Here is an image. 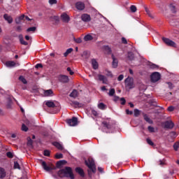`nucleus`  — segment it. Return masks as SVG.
I'll return each instance as SVG.
<instances>
[{
    "label": "nucleus",
    "mask_w": 179,
    "mask_h": 179,
    "mask_svg": "<svg viewBox=\"0 0 179 179\" xmlns=\"http://www.w3.org/2000/svg\"><path fill=\"white\" fill-rule=\"evenodd\" d=\"M57 174L59 177L64 178H70V179H75V175H73V171H72V168L69 166H66L64 169H60Z\"/></svg>",
    "instance_id": "f257e3e1"
},
{
    "label": "nucleus",
    "mask_w": 179,
    "mask_h": 179,
    "mask_svg": "<svg viewBox=\"0 0 179 179\" xmlns=\"http://www.w3.org/2000/svg\"><path fill=\"white\" fill-rule=\"evenodd\" d=\"M85 165L90 169V171L92 173H96V164L94 163V159L92 157H89L87 160L85 161Z\"/></svg>",
    "instance_id": "f03ea898"
},
{
    "label": "nucleus",
    "mask_w": 179,
    "mask_h": 179,
    "mask_svg": "<svg viewBox=\"0 0 179 179\" xmlns=\"http://www.w3.org/2000/svg\"><path fill=\"white\" fill-rule=\"evenodd\" d=\"M160 73L159 72H155L152 73L151 75V82L153 83H156V82H158V80H160Z\"/></svg>",
    "instance_id": "7ed1b4c3"
},
{
    "label": "nucleus",
    "mask_w": 179,
    "mask_h": 179,
    "mask_svg": "<svg viewBox=\"0 0 179 179\" xmlns=\"http://www.w3.org/2000/svg\"><path fill=\"white\" fill-rule=\"evenodd\" d=\"M66 122L70 127H76L78 125V117H73L71 119H67Z\"/></svg>",
    "instance_id": "20e7f679"
},
{
    "label": "nucleus",
    "mask_w": 179,
    "mask_h": 179,
    "mask_svg": "<svg viewBox=\"0 0 179 179\" xmlns=\"http://www.w3.org/2000/svg\"><path fill=\"white\" fill-rule=\"evenodd\" d=\"M41 166L43 169V170H45V171H52V170H56L57 167L55 166H47V163L45 162H42Z\"/></svg>",
    "instance_id": "39448f33"
},
{
    "label": "nucleus",
    "mask_w": 179,
    "mask_h": 179,
    "mask_svg": "<svg viewBox=\"0 0 179 179\" xmlns=\"http://www.w3.org/2000/svg\"><path fill=\"white\" fill-rule=\"evenodd\" d=\"M162 41H164V43H165V44H166V45H169V47H176V45L175 42L170 40L169 38L163 37Z\"/></svg>",
    "instance_id": "423d86ee"
},
{
    "label": "nucleus",
    "mask_w": 179,
    "mask_h": 179,
    "mask_svg": "<svg viewBox=\"0 0 179 179\" xmlns=\"http://www.w3.org/2000/svg\"><path fill=\"white\" fill-rule=\"evenodd\" d=\"M164 128L166 129H173V128H174V122L172 121L167 120L164 123Z\"/></svg>",
    "instance_id": "0eeeda50"
},
{
    "label": "nucleus",
    "mask_w": 179,
    "mask_h": 179,
    "mask_svg": "<svg viewBox=\"0 0 179 179\" xmlns=\"http://www.w3.org/2000/svg\"><path fill=\"white\" fill-rule=\"evenodd\" d=\"M59 81L62 83H68L69 82V77L65 75H60L59 76Z\"/></svg>",
    "instance_id": "6e6552de"
},
{
    "label": "nucleus",
    "mask_w": 179,
    "mask_h": 179,
    "mask_svg": "<svg viewBox=\"0 0 179 179\" xmlns=\"http://www.w3.org/2000/svg\"><path fill=\"white\" fill-rule=\"evenodd\" d=\"M61 19L64 23H69V20H71V18L68 16L66 13L62 14Z\"/></svg>",
    "instance_id": "1a4fd4ad"
},
{
    "label": "nucleus",
    "mask_w": 179,
    "mask_h": 179,
    "mask_svg": "<svg viewBox=\"0 0 179 179\" xmlns=\"http://www.w3.org/2000/svg\"><path fill=\"white\" fill-rule=\"evenodd\" d=\"M126 87H128V89H134V81L132 80H129L127 78L125 80Z\"/></svg>",
    "instance_id": "9d476101"
},
{
    "label": "nucleus",
    "mask_w": 179,
    "mask_h": 179,
    "mask_svg": "<svg viewBox=\"0 0 179 179\" xmlns=\"http://www.w3.org/2000/svg\"><path fill=\"white\" fill-rule=\"evenodd\" d=\"M76 7L78 10H83L85 9V4L82 1H78L76 3Z\"/></svg>",
    "instance_id": "9b49d317"
},
{
    "label": "nucleus",
    "mask_w": 179,
    "mask_h": 179,
    "mask_svg": "<svg viewBox=\"0 0 179 179\" xmlns=\"http://www.w3.org/2000/svg\"><path fill=\"white\" fill-rule=\"evenodd\" d=\"M81 19L83 22H90L91 17L89 14H83L81 15Z\"/></svg>",
    "instance_id": "f8f14e48"
},
{
    "label": "nucleus",
    "mask_w": 179,
    "mask_h": 179,
    "mask_svg": "<svg viewBox=\"0 0 179 179\" xmlns=\"http://www.w3.org/2000/svg\"><path fill=\"white\" fill-rule=\"evenodd\" d=\"M76 172L80 176V177H85V171L80 167L76 168Z\"/></svg>",
    "instance_id": "ddd939ff"
},
{
    "label": "nucleus",
    "mask_w": 179,
    "mask_h": 179,
    "mask_svg": "<svg viewBox=\"0 0 179 179\" xmlns=\"http://www.w3.org/2000/svg\"><path fill=\"white\" fill-rule=\"evenodd\" d=\"M102 124L104 128H106L107 129H113V124L108 122L107 121L102 122Z\"/></svg>",
    "instance_id": "4468645a"
},
{
    "label": "nucleus",
    "mask_w": 179,
    "mask_h": 179,
    "mask_svg": "<svg viewBox=\"0 0 179 179\" xmlns=\"http://www.w3.org/2000/svg\"><path fill=\"white\" fill-rule=\"evenodd\" d=\"M111 57L113 59L112 66L113 68H117V66H118V59H117L113 55H112Z\"/></svg>",
    "instance_id": "2eb2a0df"
},
{
    "label": "nucleus",
    "mask_w": 179,
    "mask_h": 179,
    "mask_svg": "<svg viewBox=\"0 0 179 179\" xmlns=\"http://www.w3.org/2000/svg\"><path fill=\"white\" fill-rule=\"evenodd\" d=\"M143 117L146 122L150 124H153V120H152L147 114L143 113Z\"/></svg>",
    "instance_id": "dca6fc26"
},
{
    "label": "nucleus",
    "mask_w": 179,
    "mask_h": 179,
    "mask_svg": "<svg viewBox=\"0 0 179 179\" xmlns=\"http://www.w3.org/2000/svg\"><path fill=\"white\" fill-rule=\"evenodd\" d=\"M3 17L5 20L8 22V23L10 24L13 23V18H12V16L8 15V14H4Z\"/></svg>",
    "instance_id": "f3484780"
},
{
    "label": "nucleus",
    "mask_w": 179,
    "mask_h": 179,
    "mask_svg": "<svg viewBox=\"0 0 179 179\" xmlns=\"http://www.w3.org/2000/svg\"><path fill=\"white\" fill-rule=\"evenodd\" d=\"M64 164H66V161H65V160H60V161H58L56 163V167L57 169H61V167H62V166H64Z\"/></svg>",
    "instance_id": "a211bd4d"
},
{
    "label": "nucleus",
    "mask_w": 179,
    "mask_h": 179,
    "mask_svg": "<svg viewBox=\"0 0 179 179\" xmlns=\"http://www.w3.org/2000/svg\"><path fill=\"white\" fill-rule=\"evenodd\" d=\"M53 146H55L59 150H64V147L59 142L55 141L52 143Z\"/></svg>",
    "instance_id": "6ab92c4d"
},
{
    "label": "nucleus",
    "mask_w": 179,
    "mask_h": 179,
    "mask_svg": "<svg viewBox=\"0 0 179 179\" xmlns=\"http://www.w3.org/2000/svg\"><path fill=\"white\" fill-rule=\"evenodd\" d=\"M99 80L102 82L103 84L107 83V78L101 74L98 75Z\"/></svg>",
    "instance_id": "aec40b11"
},
{
    "label": "nucleus",
    "mask_w": 179,
    "mask_h": 179,
    "mask_svg": "<svg viewBox=\"0 0 179 179\" xmlns=\"http://www.w3.org/2000/svg\"><path fill=\"white\" fill-rule=\"evenodd\" d=\"M6 177V171L5 169L0 167V178H5Z\"/></svg>",
    "instance_id": "412c9836"
},
{
    "label": "nucleus",
    "mask_w": 179,
    "mask_h": 179,
    "mask_svg": "<svg viewBox=\"0 0 179 179\" xmlns=\"http://www.w3.org/2000/svg\"><path fill=\"white\" fill-rule=\"evenodd\" d=\"M92 65L93 69H99V63L94 59H92Z\"/></svg>",
    "instance_id": "4be33fe9"
},
{
    "label": "nucleus",
    "mask_w": 179,
    "mask_h": 179,
    "mask_svg": "<svg viewBox=\"0 0 179 179\" xmlns=\"http://www.w3.org/2000/svg\"><path fill=\"white\" fill-rule=\"evenodd\" d=\"M45 106H47V107H49L50 108H54V107H55V103H54L53 101H48L45 103Z\"/></svg>",
    "instance_id": "5701e85b"
},
{
    "label": "nucleus",
    "mask_w": 179,
    "mask_h": 179,
    "mask_svg": "<svg viewBox=\"0 0 179 179\" xmlns=\"http://www.w3.org/2000/svg\"><path fill=\"white\" fill-rule=\"evenodd\" d=\"M169 9L172 13H176L177 12V9L176 8V5H174V3H171L169 5Z\"/></svg>",
    "instance_id": "b1692460"
},
{
    "label": "nucleus",
    "mask_w": 179,
    "mask_h": 179,
    "mask_svg": "<svg viewBox=\"0 0 179 179\" xmlns=\"http://www.w3.org/2000/svg\"><path fill=\"white\" fill-rule=\"evenodd\" d=\"M73 106H75L76 108H80V107H82L83 105L80 103H79L78 101H74L72 102Z\"/></svg>",
    "instance_id": "393cba45"
},
{
    "label": "nucleus",
    "mask_w": 179,
    "mask_h": 179,
    "mask_svg": "<svg viewBox=\"0 0 179 179\" xmlns=\"http://www.w3.org/2000/svg\"><path fill=\"white\" fill-rule=\"evenodd\" d=\"M20 42L22 45H29V43L26 42L24 39H23V36L20 35Z\"/></svg>",
    "instance_id": "a878e982"
},
{
    "label": "nucleus",
    "mask_w": 179,
    "mask_h": 179,
    "mask_svg": "<svg viewBox=\"0 0 179 179\" xmlns=\"http://www.w3.org/2000/svg\"><path fill=\"white\" fill-rule=\"evenodd\" d=\"M78 96V90H73L72 92L70 94V97H73V99H76Z\"/></svg>",
    "instance_id": "bb28decb"
},
{
    "label": "nucleus",
    "mask_w": 179,
    "mask_h": 179,
    "mask_svg": "<svg viewBox=\"0 0 179 179\" xmlns=\"http://www.w3.org/2000/svg\"><path fill=\"white\" fill-rule=\"evenodd\" d=\"M84 40H85V41H92V40H93V36L90 34H87L84 37Z\"/></svg>",
    "instance_id": "cd10ccee"
},
{
    "label": "nucleus",
    "mask_w": 179,
    "mask_h": 179,
    "mask_svg": "<svg viewBox=\"0 0 179 179\" xmlns=\"http://www.w3.org/2000/svg\"><path fill=\"white\" fill-rule=\"evenodd\" d=\"M6 66L10 67V66H15L16 65V63L13 61H9L6 62Z\"/></svg>",
    "instance_id": "c85d7f7f"
},
{
    "label": "nucleus",
    "mask_w": 179,
    "mask_h": 179,
    "mask_svg": "<svg viewBox=\"0 0 179 179\" xmlns=\"http://www.w3.org/2000/svg\"><path fill=\"white\" fill-rule=\"evenodd\" d=\"M127 58H128V59H129V61H132V60H134V58H135V56L131 52H129Z\"/></svg>",
    "instance_id": "c756f323"
},
{
    "label": "nucleus",
    "mask_w": 179,
    "mask_h": 179,
    "mask_svg": "<svg viewBox=\"0 0 179 179\" xmlns=\"http://www.w3.org/2000/svg\"><path fill=\"white\" fill-rule=\"evenodd\" d=\"M103 50L107 52V54H111V48H110V46H103Z\"/></svg>",
    "instance_id": "7c9ffc66"
},
{
    "label": "nucleus",
    "mask_w": 179,
    "mask_h": 179,
    "mask_svg": "<svg viewBox=\"0 0 179 179\" xmlns=\"http://www.w3.org/2000/svg\"><path fill=\"white\" fill-rule=\"evenodd\" d=\"M19 80H20V82L23 83L24 85H27V80H26V78H24V77L23 76H20L19 77Z\"/></svg>",
    "instance_id": "2f4dec72"
},
{
    "label": "nucleus",
    "mask_w": 179,
    "mask_h": 179,
    "mask_svg": "<svg viewBox=\"0 0 179 179\" xmlns=\"http://www.w3.org/2000/svg\"><path fill=\"white\" fill-rule=\"evenodd\" d=\"M52 93H54V92H52V90H45V91L44 92L45 96H51V94H52Z\"/></svg>",
    "instance_id": "473e14b6"
},
{
    "label": "nucleus",
    "mask_w": 179,
    "mask_h": 179,
    "mask_svg": "<svg viewBox=\"0 0 179 179\" xmlns=\"http://www.w3.org/2000/svg\"><path fill=\"white\" fill-rule=\"evenodd\" d=\"M37 30V27H31L27 29V33H30V31H32V33H34Z\"/></svg>",
    "instance_id": "72a5a7b5"
},
{
    "label": "nucleus",
    "mask_w": 179,
    "mask_h": 179,
    "mask_svg": "<svg viewBox=\"0 0 179 179\" xmlns=\"http://www.w3.org/2000/svg\"><path fill=\"white\" fill-rule=\"evenodd\" d=\"M51 19H52L55 22V24H58V23H59V17L53 16V17H51Z\"/></svg>",
    "instance_id": "f704fd0d"
},
{
    "label": "nucleus",
    "mask_w": 179,
    "mask_h": 179,
    "mask_svg": "<svg viewBox=\"0 0 179 179\" xmlns=\"http://www.w3.org/2000/svg\"><path fill=\"white\" fill-rule=\"evenodd\" d=\"M169 136H171L172 139H175V138H177V133L176 131H171L169 133Z\"/></svg>",
    "instance_id": "c9c22d12"
},
{
    "label": "nucleus",
    "mask_w": 179,
    "mask_h": 179,
    "mask_svg": "<svg viewBox=\"0 0 179 179\" xmlns=\"http://www.w3.org/2000/svg\"><path fill=\"white\" fill-rule=\"evenodd\" d=\"M178 148H179V141H177L173 144V149L174 150H176V152H177V150H178Z\"/></svg>",
    "instance_id": "e433bc0d"
},
{
    "label": "nucleus",
    "mask_w": 179,
    "mask_h": 179,
    "mask_svg": "<svg viewBox=\"0 0 179 179\" xmlns=\"http://www.w3.org/2000/svg\"><path fill=\"white\" fill-rule=\"evenodd\" d=\"M130 10H131V12H132L133 13H135V12H136V10H137L136 6L131 5V6H130Z\"/></svg>",
    "instance_id": "4c0bfd02"
},
{
    "label": "nucleus",
    "mask_w": 179,
    "mask_h": 179,
    "mask_svg": "<svg viewBox=\"0 0 179 179\" xmlns=\"http://www.w3.org/2000/svg\"><path fill=\"white\" fill-rule=\"evenodd\" d=\"M134 117H139L141 115V110L138 109H134Z\"/></svg>",
    "instance_id": "58836bf2"
},
{
    "label": "nucleus",
    "mask_w": 179,
    "mask_h": 179,
    "mask_svg": "<svg viewBox=\"0 0 179 179\" xmlns=\"http://www.w3.org/2000/svg\"><path fill=\"white\" fill-rule=\"evenodd\" d=\"M98 108L100 109V110H104L106 108V104L103 103H99L98 105Z\"/></svg>",
    "instance_id": "ea45409f"
},
{
    "label": "nucleus",
    "mask_w": 179,
    "mask_h": 179,
    "mask_svg": "<svg viewBox=\"0 0 179 179\" xmlns=\"http://www.w3.org/2000/svg\"><path fill=\"white\" fill-rule=\"evenodd\" d=\"M114 94H115V90L114 88H112L110 90L108 95L113 96H114Z\"/></svg>",
    "instance_id": "a19ab883"
},
{
    "label": "nucleus",
    "mask_w": 179,
    "mask_h": 179,
    "mask_svg": "<svg viewBox=\"0 0 179 179\" xmlns=\"http://www.w3.org/2000/svg\"><path fill=\"white\" fill-rule=\"evenodd\" d=\"M22 131H24V132H27V131H29V128L27 127V126H26V124H22Z\"/></svg>",
    "instance_id": "79ce46f5"
},
{
    "label": "nucleus",
    "mask_w": 179,
    "mask_h": 179,
    "mask_svg": "<svg viewBox=\"0 0 179 179\" xmlns=\"http://www.w3.org/2000/svg\"><path fill=\"white\" fill-rule=\"evenodd\" d=\"M166 85H168L169 89L172 90V89H174V85H173L172 83L168 82L166 83Z\"/></svg>",
    "instance_id": "37998d69"
},
{
    "label": "nucleus",
    "mask_w": 179,
    "mask_h": 179,
    "mask_svg": "<svg viewBox=\"0 0 179 179\" xmlns=\"http://www.w3.org/2000/svg\"><path fill=\"white\" fill-rule=\"evenodd\" d=\"M43 155H44V156H46L47 157H50V150H45L43 151Z\"/></svg>",
    "instance_id": "c03bdc74"
},
{
    "label": "nucleus",
    "mask_w": 179,
    "mask_h": 179,
    "mask_svg": "<svg viewBox=\"0 0 179 179\" xmlns=\"http://www.w3.org/2000/svg\"><path fill=\"white\" fill-rule=\"evenodd\" d=\"M14 169H17L18 170H20V165L19 164V162H14Z\"/></svg>",
    "instance_id": "a18cd8bd"
},
{
    "label": "nucleus",
    "mask_w": 179,
    "mask_h": 179,
    "mask_svg": "<svg viewBox=\"0 0 179 179\" xmlns=\"http://www.w3.org/2000/svg\"><path fill=\"white\" fill-rule=\"evenodd\" d=\"M150 69H159V66H157L155 64H150Z\"/></svg>",
    "instance_id": "49530a36"
},
{
    "label": "nucleus",
    "mask_w": 179,
    "mask_h": 179,
    "mask_svg": "<svg viewBox=\"0 0 179 179\" xmlns=\"http://www.w3.org/2000/svg\"><path fill=\"white\" fill-rule=\"evenodd\" d=\"M148 132H150L151 134L155 132V127H153L152 126H148Z\"/></svg>",
    "instance_id": "de8ad7c7"
},
{
    "label": "nucleus",
    "mask_w": 179,
    "mask_h": 179,
    "mask_svg": "<svg viewBox=\"0 0 179 179\" xmlns=\"http://www.w3.org/2000/svg\"><path fill=\"white\" fill-rule=\"evenodd\" d=\"M55 158L56 159H64V155L61 153H57L55 155Z\"/></svg>",
    "instance_id": "09e8293b"
},
{
    "label": "nucleus",
    "mask_w": 179,
    "mask_h": 179,
    "mask_svg": "<svg viewBox=\"0 0 179 179\" xmlns=\"http://www.w3.org/2000/svg\"><path fill=\"white\" fill-rule=\"evenodd\" d=\"M146 141H147V143L150 146L155 145V143H153V141H152V140H150V138H147Z\"/></svg>",
    "instance_id": "8fccbe9b"
},
{
    "label": "nucleus",
    "mask_w": 179,
    "mask_h": 179,
    "mask_svg": "<svg viewBox=\"0 0 179 179\" xmlns=\"http://www.w3.org/2000/svg\"><path fill=\"white\" fill-rule=\"evenodd\" d=\"M6 156L9 159H13V154L12 152H6Z\"/></svg>",
    "instance_id": "3c124183"
},
{
    "label": "nucleus",
    "mask_w": 179,
    "mask_h": 179,
    "mask_svg": "<svg viewBox=\"0 0 179 179\" xmlns=\"http://www.w3.org/2000/svg\"><path fill=\"white\" fill-rule=\"evenodd\" d=\"M28 146H31L33 145V140L30 137L28 138V142H27Z\"/></svg>",
    "instance_id": "603ef678"
},
{
    "label": "nucleus",
    "mask_w": 179,
    "mask_h": 179,
    "mask_svg": "<svg viewBox=\"0 0 179 179\" xmlns=\"http://www.w3.org/2000/svg\"><path fill=\"white\" fill-rule=\"evenodd\" d=\"M120 101H121L120 104H122V106H125V103H127L125 98H121Z\"/></svg>",
    "instance_id": "864d4df0"
},
{
    "label": "nucleus",
    "mask_w": 179,
    "mask_h": 179,
    "mask_svg": "<svg viewBox=\"0 0 179 179\" xmlns=\"http://www.w3.org/2000/svg\"><path fill=\"white\" fill-rule=\"evenodd\" d=\"M57 0H49L50 5H55L57 4Z\"/></svg>",
    "instance_id": "5fc2aeb1"
},
{
    "label": "nucleus",
    "mask_w": 179,
    "mask_h": 179,
    "mask_svg": "<svg viewBox=\"0 0 179 179\" xmlns=\"http://www.w3.org/2000/svg\"><path fill=\"white\" fill-rule=\"evenodd\" d=\"M126 113L127 114V115H132L134 114V111L129 110V109H127L126 110Z\"/></svg>",
    "instance_id": "6e6d98bb"
},
{
    "label": "nucleus",
    "mask_w": 179,
    "mask_h": 179,
    "mask_svg": "<svg viewBox=\"0 0 179 179\" xmlns=\"http://www.w3.org/2000/svg\"><path fill=\"white\" fill-rule=\"evenodd\" d=\"M122 44H128V41H127V38H125V37L122 38Z\"/></svg>",
    "instance_id": "4d7b16f0"
},
{
    "label": "nucleus",
    "mask_w": 179,
    "mask_h": 179,
    "mask_svg": "<svg viewBox=\"0 0 179 179\" xmlns=\"http://www.w3.org/2000/svg\"><path fill=\"white\" fill-rule=\"evenodd\" d=\"M167 110L169 111L170 113H171L172 111H174V106H171L168 107Z\"/></svg>",
    "instance_id": "13d9d810"
},
{
    "label": "nucleus",
    "mask_w": 179,
    "mask_h": 179,
    "mask_svg": "<svg viewBox=\"0 0 179 179\" xmlns=\"http://www.w3.org/2000/svg\"><path fill=\"white\" fill-rule=\"evenodd\" d=\"M92 115H94V117H97V115H99V113H97V111L92 110Z\"/></svg>",
    "instance_id": "bf43d9fd"
},
{
    "label": "nucleus",
    "mask_w": 179,
    "mask_h": 179,
    "mask_svg": "<svg viewBox=\"0 0 179 179\" xmlns=\"http://www.w3.org/2000/svg\"><path fill=\"white\" fill-rule=\"evenodd\" d=\"M66 70H67V72H69L70 75L71 76L73 75L74 73L73 71H72V69H71V67H68Z\"/></svg>",
    "instance_id": "052dcab7"
},
{
    "label": "nucleus",
    "mask_w": 179,
    "mask_h": 179,
    "mask_svg": "<svg viewBox=\"0 0 179 179\" xmlns=\"http://www.w3.org/2000/svg\"><path fill=\"white\" fill-rule=\"evenodd\" d=\"M122 79H124V75L121 74L118 76L117 80H119V82H121V80H122Z\"/></svg>",
    "instance_id": "680f3d73"
},
{
    "label": "nucleus",
    "mask_w": 179,
    "mask_h": 179,
    "mask_svg": "<svg viewBox=\"0 0 179 179\" xmlns=\"http://www.w3.org/2000/svg\"><path fill=\"white\" fill-rule=\"evenodd\" d=\"M16 31H17L18 33L22 32V27L17 26V27H16Z\"/></svg>",
    "instance_id": "e2e57ef3"
},
{
    "label": "nucleus",
    "mask_w": 179,
    "mask_h": 179,
    "mask_svg": "<svg viewBox=\"0 0 179 179\" xmlns=\"http://www.w3.org/2000/svg\"><path fill=\"white\" fill-rule=\"evenodd\" d=\"M35 68H36V69H38V68H43V64H37L35 66Z\"/></svg>",
    "instance_id": "0e129e2a"
},
{
    "label": "nucleus",
    "mask_w": 179,
    "mask_h": 179,
    "mask_svg": "<svg viewBox=\"0 0 179 179\" xmlns=\"http://www.w3.org/2000/svg\"><path fill=\"white\" fill-rule=\"evenodd\" d=\"M72 51H73V49L72 48H71L67 49L66 52L71 54V52H72Z\"/></svg>",
    "instance_id": "69168bd1"
},
{
    "label": "nucleus",
    "mask_w": 179,
    "mask_h": 179,
    "mask_svg": "<svg viewBox=\"0 0 179 179\" xmlns=\"http://www.w3.org/2000/svg\"><path fill=\"white\" fill-rule=\"evenodd\" d=\"M21 22H22V21L20 20V17L15 19V22L17 23V24H20V23Z\"/></svg>",
    "instance_id": "338daca9"
},
{
    "label": "nucleus",
    "mask_w": 179,
    "mask_h": 179,
    "mask_svg": "<svg viewBox=\"0 0 179 179\" xmlns=\"http://www.w3.org/2000/svg\"><path fill=\"white\" fill-rule=\"evenodd\" d=\"M24 17H25V15H22L20 16L18 18H20V20L22 21V20H24Z\"/></svg>",
    "instance_id": "774afa93"
}]
</instances>
